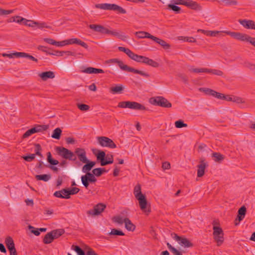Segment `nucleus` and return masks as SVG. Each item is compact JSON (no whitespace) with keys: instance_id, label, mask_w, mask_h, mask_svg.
Listing matches in <instances>:
<instances>
[{"instance_id":"1","label":"nucleus","mask_w":255,"mask_h":255,"mask_svg":"<svg viewBox=\"0 0 255 255\" xmlns=\"http://www.w3.org/2000/svg\"><path fill=\"white\" fill-rule=\"evenodd\" d=\"M133 193L135 198L138 201L141 210L145 214L148 215L151 212L150 207H148L147 201L145 196L141 193V187L139 184H137L134 187Z\"/></svg>"},{"instance_id":"2","label":"nucleus","mask_w":255,"mask_h":255,"mask_svg":"<svg viewBox=\"0 0 255 255\" xmlns=\"http://www.w3.org/2000/svg\"><path fill=\"white\" fill-rule=\"evenodd\" d=\"M107 63L108 64H112V63L117 64L118 65V66H119V67L123 71H127L128 72H133L135 74H140V75L143 76L144 77H149V75L148 73H145L142 71H140V70L135 69L133 68L129 67L128 65L125 64L122 61H121L117 58H113V59H109L108 61H107Z\"/></svg>"},{"instance_id":"3","label":"nucleus","mask_w":255,"mask_h":255,"mask_svg":"<svg viewBox=\"0 0 255 255\" xmlns=\"http://www.w3.org/2000/svg\"><path fill=\"white\" fill-rule=\"evenodd\" d=\"M225 32L226 34L230 35L238 40L249 43L255 47V37L239 32L225 31Z\"/></svg>"},{"instance_id":"4","label":"nucleus","mask_w":255,"mask_h":255,"mask_svg":"<svg viewBox=\"0 0 255 255\" xmlns=\"http://www.w3.org/2000/svg\"><path fill=\"white\" fill-rule=\"evenodd\" d=\"M171 2L177 5H183L195 11H201L203 9L201 4L193 0H172Z\"/></svg>"},{"instance_id":"5","label":"nucleus","mask_w":255,"mask_h":255,"mask_svg":"<svg viewBox=\"0 0 255 255\" xmlns=\"http://www.w3.org/2000/svg\"><path fill=\"white\" fill-rule=\"evenodd\" d=\"M217 224V221H214L213 222V236L214 239L217 243V245L220 246L224 241V233L221 228L216 226Z\"/></svg>"},{"instance_id":"6","label":"nucleus","mask_w":255,"mask_h":255,"mask_svg":"<svg viewBox=\"0 0 255 255\" xmlns=\"http://www.w3.org/2000/svg\"><path fill=\"white\" fill-rule=\"evenodd\" d=\"M95 7L97 8L110 10L117 11L120 13L125 14L127 11L126 9L116 4L111 3H99L95 4Z\"/></svg>"},{"instance_id":"7","label":"nucleus","mask_w":255,"mask_h":255,"mask_svg":"<svg viewBox=\"0 0 255 255\" xmlns=\"http://www.w3.org/2000/svg\"><path fill=\"white\" fill-rule=\"evenodd\" d=\"M118 107L121 108H129L131 109L141 111L146 110V109L144 106L136 102H121L118 104Z\"/></svg>"},{"instance_id":"8","label":"nucleus","mask_w":255,"mask_h":255,"mask_svg":"<svg viewBox=\"0 0 255 255\" xmlns=\"http://www.w3.org/2000/svg\"><path fill=\"white\" fill-rule=\"evenodd\" d=\"M150 102L152 105L160 106L164 108H170L172 106L171 103H170L165 98L161 96L151 98L150 99Z\"/></svg>"},{"instance_id":"9","label":"nucleus","mask_w":255,"mask_h":255,"mask_svg":"<svg viewBox=\"0 0 255 255\" xmlns=\"http://www.w3.org/2000/svg\"><path fill=\"white\" fill-rule=\"evenodd\" d=\"M98 143L102 147H107L110 148L117 147L116 144L110 138L106 136H99L97 138Z\"/></svg>"},{"instance_id":"10","label":"nucleus","mask_w":255,"mask_h":255,"mask_svg":"<svg viewBox=\"0 0 255 255\" xmlns=\"http://www.w3.org/2000/svg\"><path fill=\"white\" fill-rule=\"evenodd\" d=\"M81 178L82 184L86 189L88 188L90 183H94L97 180L94 174L91 172L82 175Z\"/></svg>"},{"instance_id":"11","label":"nucleus","mask_w":255,"mask_h":255,"mask_svg":"<svg viewBox=\"0 0 255 255\" xmlns=\"http://www.w3.org/2000/svg\"><path fill=\"white\" fill-rule=\"evenodd\" d=\"M171 236L174 240L178 242L181 246L185 248H191L194 246L188 239L185 237L179 236L175 233H172Z\"/></svg>"},{"instance_id":"12","label":"nucleus","mask_w":255,"mask_h":255,"mask_svg":"<svg viewBox=\"0 0 255 255\" xmlns=\"http://www.w3.org/2000/svg\"><path fill=\"white\" fill-rule=\"evenodd\" d=\"M106 206L102 203H99L95 205L93 209L87 211V214L89 217H94L99 215L102 213Z\"/></svg>"},{"instance_id":"13","label":"nucleus","mask_w":255,"mask_h":255,"mask_svg":"<svg viewBox=\"0 0 255 255\" xmlns=\"http://www.w3.org/2000/svg\"><path fill=\"white\" fill-rule=\"evenodd\" d=\"M239 22L245 28L255 30V22L252 20L239 19Z\"/></svg>"},{"instance_id":"14","label":"nucleus","mask_w":255,"mask_h":255,"mask_svg":"<svg viewBox=\"0 0 255 255\" xmlns=\"http://www.w3.org/2000/svg\"><path fill=\"white\" fill-rule=\"evenodd\" d=\"M73 44H77L86 49H87L88 47V45L85 42L78 38H71L65 40V45Z\"/></svg>"},{"instance_id":"15","label":"nucleus","mask_w":255,"mask_h":255,"mask_svg":"<svg viewBox=\"0 0 255 255\" xmlns=\"http://www.w3.org/2000/svg\"><path fill=\"white\" fill-rule=\"evenodd\" d=\"M247 212V209L245 206L241 207L238 210L237 218L235 221V224L236 226L238 225L240 222L244 219L245 217Z\"/></svg>"},{"instance_id":"16","label":"nucleus","mask_w":255,"mask_h":255,"mask_svg":"<svg viewBox=\"0 0 255 255\" xmlns=\"http://www.w3.org/2000/svg\"><path fill=\"white\" fill-rule=\"evenodd\" d=\"M79 191L80 189L76 187H71L65 188V199H70L71 195H74L77 194Z\"/></svg>"},{"instance_id":"17","label":"nucleus","mask_w":255,"mask_h":255,"mask_svg":"<svg viewBox=\"0 0 255 255\" xmlns=\"http://www.w3.org/2000/svg\"><path fill=\"white\" fill-rule=\"evenodd\" d=\"M140 62L145 63L154 68H156L159 66V63L158 62L143 56H142Z\"/></svg>"},{"instance_id":"18","label":"nucleus","mask_w":255,"mask_h":255,"mask_svg":"<svg viewBox=\"0 0 255 255\" xmlns=\"http://www.w3.org/2000/svg\"><path fill=\"white\" fill-rule=\"evenodd\" d=\"M151 40H153L156 43L159 44L160 46L162 47L163 49L165 50H167L170 48V45L163 39L153 36V37Z\"/></svg>"},{"instance_id":"19","label":"nucleus","mask_w":255,"mask_h":255,"mask_svg":"<svg viewBox=\"0 0 255 255\" xmlns=\"http://www.w3.org/2000/svg\"><path fill=\"white\" fill-rule=\"evenodd\" d=\"M38 76L43 81H47L48 79H53L55 77V74L52 71L43 72L38 74Z\"/></svg>"},{"instance_id":"20","label":"nucleus","mask_w":255,"mask_h":255,"mask_svg":"<svg viewBox=\"0 0 255 255\" xmlns=\"http://www.w3.org/2000/svg\"><path fill=\"white\" fill-rule=\"evenodd\" d=\"M106 32L105 34H111L113 36H116L123 40H126L128 37L125 35H122L120 33V32L117 30H110L108 28L106 29Z\"/></svg>"},{"instance_id":"21","label":"nucleus","mask_w":255,"mask_h":255,"mask_svg":"<svg viewBox=\"0 0 255 255\" xmlns=\"http://www.w3.org/2000/svg\"><path fill=\"white\" fill-rule=\"evenodd\" d=\"M225 31H217V30H214V31H212V30H204V29H198L197 30V32H200L205 35H206L207 36H212V37H216L217 36L219 33H221V32H224L225 33H226L225 32Z\"/></svg>"},{"instance_id":"22","label":"nucleus","mask_w":255,"mask_h":255,"mask_svg":"<svg viewBox=\"0 0 255 255\" xmlns=\"http://www.w3.org/2000/svg\"><path fill=\"white\" fill-rule=\"evenodd\" d=\"M207 166L206 163L203 161L202 160L200 162V164L197 166L198 170H197V176L199 177H202L205 173V169L206 167Z\"/></svg>"},{"instance_id":"23","label":"nucleus","mask_w":255,"mask_h":255,"mask_svg":"<svg viewBox=\"0 0 255 255\" xmlns=\"http://www.w3.org/2000/svg\"><path fill=\"white\" fill-rule=\"evenodd\" d=\"M89 27L90 29L94 30L95 31L98 32L102 34H105L107 31V28L101 25L90 24L89 25Z\"/></svg>"},{"instance_id":"24","label":"nucleus","mask_w":255,"mask_h":255,"mask_svg":"<svg viewBox=\"0 0 255 255\" xmlns=\"http://www.w3.org/2000/svg\"><path fill=\"white\" fill-rule=\"evenodd\" d=\"M84 163H85V164L83 166L82 170L83 172L85 173L86 174H87V173H89V171L96 164L95 162L90 160H89V162H85Z\"/></svg>"},{"instance_id":"25","label":"nucleus","mask_w":255,"mask_h":255,"mask_svg":"<svg viewBox=\"0 0 255 255\" xmlns=\"http://www.w3.org/2000/svg\"><path fill=\"white\" fill-rule=\"evenodd\" d=\"M82 72L88 73V74H98V73H104V71L101 69H97L91 67L86 68L82 71Z\"/></svg>"},{"instance_id":"26","label":"nucleus","mask_w":255,"mask_h":255,"mask_svg":"<svg viewBox=\"0 0 255 255\" xmlns=\"http://www.w3.org/2000/svg\"><path fill=\"white\" fill-rule=\"evenodd\" d=\"M134 34L138 38H148L152 39L153 37V35H151L149 33L143 31L135 32Z\"/></svg>"},{"instance_id":"27","label":"nucleus","mask_w":255,"mask_h":255,"mask_svg":"<svg viewBox=\"0 0 255 255\" xmlns=\"http://www.w3.org/2000/svg\"><path fill=\"white\" fill-rule=\"evenodd\" d=\"M65 159L75 161L77 159V157L74 152L65 148Z\"/></svg>"},{"instance_id":"28","label":"nucleus","mask_w":255,"mask_h":255,"mask_svg":"<svg viewBox=\"0 0 255 255\" xmlns=\"http://www.w3.org/2000/svg\"><path fill=\"white\" fill-rule=\"evenodd\" d=\"M125 228L128 231H133L135 230V226L131 222V221L128 218H125Z\"/></svg>"},{"instance_id":"29","label":"nucleus","mask_w":255,"mask_h":255,"mask_svg":"<svg viewBox=\"0 0 255 255\" xmlns=\"http://www.w3.org/2000/svg\"><path fill=\"white\" fill-rule=\"evenodd\" d=\"M124 87L122 85H117L115 87H111L110 89V91L113 94L122 93L124 90Z\"/></svg>"},{"instance_id":"30","label":"nucleus","mask_w":255,"mask_h":255,"mask_svg":"<svg viewBox=\"0 0 255 255\" xmlns=\"http://www.w3.org/2000/svg\"><path fill=\"white\" fill-rule=\"evenodd\" d=\"M127 54L131 59H132L133 60H134L137 62H140V59L142 57V56H141V55H138L134 53L129 49L128 50Z\"/></svg>"},{"instance_id":"31","label":"nucleus","mask_w":255,"mask_h":255,"mask_svg":"<svg viewBox=\"0 0 255 255\" xmlns=\"http://www.w3.org/2000/svg\"><path fill=\"white\" fill-rule=\"evenodd\" d=\"M16 54L17 55V57H25L36 62L38 61V60L33 56L25 52H16Z\"/></svg>"},{"instance_id":"32","label":"nucleus","mask_w":255,"mask_h":255,"mask_svg":"<svg viewBox=\"0 0 255 255\" xmlns=\"http://www.w3.org/2000/svg\"><path fill=\"white\" fill-rule=\"evenodd\" d=\"M54 240V238L52 236V234L51 233V232L48 233L47 234L45 235L44 236L43 242L45 244H49Z\"/></svg>"},{"instance_id":"33","label":"nucleus","mask_w":255,"mask_h":255,"mask_svg":"<svg viewBox=\"0 0 255 255\" xmlns=\"http://www.w3.org/2000/svg\"><path fill=\"white\" fill-rule=\"evenodd\" d=\"M88 247L87 248L85 249V250H87ZM72 249L74 250L77 254L78 255H85L86 250L83 251L81 248H80L78 246L72 245Z\"/></svg>"},{"instance_id":"34","label":"nucleus","mask_w":255,"mask_h":255,"mask_svg":"<svg viewBox=\"0 0 255 255\" xmlns=\"http://www.w3.org/2000/svg\"><path fill=\"white\" fill-rule=\"evenodd\" d=\"M106 159L105 162L102 163V166H105L106 165L112 164L114 162L113 156L112 154H107L105 157Z\"/></svg>"},{"instance_id":"35","label":"nucleus","mask_w":255,"mask_h":255,"mask_svg":"<svg viewBox=\"0 0 255 255\" xmlns=\"http://www.w3.org/2000/svg\"><path fill=\"white\" fill-rule=\"evenodd\" d=\"M35 178L37 180H43L46 182L51 178V175L50 174L36 175Z\"/></svg>"},{"instance_id":"36","label":"nucleus","mask_w":255,"mask_h":255,"mask_svg":"<svg viewBox=\"0 0 255 255\" xmlns=\"http://www.w3.org/2000/svg\"><path fill=\"white\" fill-rule=\"evenodd\" d=\"M54 239L59 238L60 236L64 234V230L63 229H58L53 230L51 232Z\"/></svg>"},{"instance_id":"37","label":"nucleus","mask_w":255,"mask_h":255,"mask_svg":"<svg viewBox=\"0 0 255 255\" xmlns=\"http://www.w3.org/2000/svg\"><path fill=\"white\" fill-rule=\"evenodd\" d=\"M106 153L104 151H100L97 155V159L100 161L101 165L102 163L105 162Z\"/></svg>"},{"instance_id":"38","label":"nucleus","mask_w":255,"mask_h":255,"mask_svg":"<svg viewBox=\"0 0 255 255\" xmlns=\"http://www.w3.org/2000/svg\"><path fill=\"white\" fill-rule=\"evenodd\" d=\"M5 244L8 250L12 249L15 247L13 241L12 239L10 237H8L6 238Z\"/></svg>"},{"instance_id":"39","label":"nucleus","mask_w":255,"mask_h":255,"mask_svg":"<svg viewBox=\"0 0 255 255\" xmlns=\"http://www.w3.org/2000/svg\"><path fill=\"white\" fill-rule=\"evenodd\" d=\"M62 130L60 128H56L53 131L51 137L53 138L59 139L60 138Z\"/></svg>"},{"instance_id":"40","label":"nucleus","mask_w":255,"mask_h":255,"mask_svg":"<svg viewBox=\"0 0 255 255\" xmlns=\"http://www.w3.org/2000/svg\"><path fill=\"white\" fill-rule=\"evenodd\" d=\"M176 5L177 4H175L171 2V3L168 5V7L175 12L176 13H179L180 12L181 9L179 6Z\"/></svg>"},{"instance_id":"41","label":"nucleus","mask_w":255,"mask_h":255,"mask_svg":"<svg viewBox=\"0 0 255 255\" xmlns=\"http://www.w3.org/2000/svg\"><path fill=\"white\" fill-rule=\"evenodd\" d=\"M38 49L40 50H41L43 52H46V53H48L50 54H53V55H58V56H62V53H63V52H57L56 53H50L48 50V48L47 47H45V46H39L38 47Z\"/></svg>"},{"instance_id":"42","label":"nucleus","mask_w":255,"mask_h":255,"mask_svg":"<svg viewBox=\"0 0 255 255\" xmlns=\"http://www.w3.org/2000/svg\"><path fill=\"white\" fill-rule=\"evenodd\" d=\"M200 90L204 92L207 95H211L213 97H215V94H217L216 91L209 88H200Z\"/></svg>"},{"instance_id":"43","label":"nucleus","mask_w":255,"mask_h":255,"mask_svg":"<svg viewBox=\"0 0 255 255\" xmlns=\"http://www.w3.org/2000/svg\"><path fill=\"white\" fill-rule=\"evenodd\" d=\"M47 161L51 165H55L58 164L59 162L58 160L54 159L52 158L51 154L50 152H47Z\"/></svg>"},{"instance_id":"44","label":"nucleus","mask_w":255,"mask_h":255,"mask_svg":"<svg viewBox=\"0 0 255 255\" xmlns=\"http://www.w3.org/2000/svg\"><path fill=\"white\" fill-rule=\"evenodd\" d=\"M48 126L47 125H37L33 128L35 130V133L38 132H42L47 130Z\"/></svg>"},{"instance_id":"45","label":"nucleus","mask_w":255,"mask_h":255,"mask_svg":"<svg viewBox=\"0 0 255 255\" xmlns=\"http://www.w3.org/2000/svg\"><path fill=\"white\" fill-rule=\"evenodd\" d=\"M167 246L170 251L172 252L174 255H182L180 252L172 247L169 243H167Z\"/></svg>"},{"instance_id":"46","label":"nucleus","mask_w":255,"mask_h":255,"mask_svg":"<svg viewBox=\"0 0 255 255\" xmlns=\"http://www.w3.org/2000/svg\"><path fill=\"white\" fill-rule=\"evenodd\" d=\"M112 220L114 222L119 224H123L125 222V219L120 216H116L113 217Z\"/></svg>"},{"instance_id":"47","label":"nucleus","mask_w":255,"mask_h":255,"mask_svg":"<svg viewBox=\"0 0 255 255\" xmlns=\"http://www.w3.org/2000/svg\"><path fill=\"white\" fill-rule=\"evenodd\" d=\"M10 21L15 22L18 23L23 24V20H25V18L21 17L19 16H15L11 18Z\"/></svg>"},{"instance_id":"48","label":"nucleus","mask_w":255,"mask_h":255,"mask_svg":"<svg viewBox=\"0 0 255 255\" xmlns=\"http://www.w3.org/2000/svg\"><path fill=\"white\" fill-rule=\"evenodd\" d=\"M175 126L176 128H186L187 127V125L186 124L184 123V122L182 120H179L175 122Z\"/></svg>"},{"instance_id":"49","label":"nucleus","mask_w":255,"mask_h":255,"mask_svg":"<svg viewBox=\"0 0 255 255\" xmlns=\"http://www.w3.org/2000/svg\"><path fill=\"white\" fill-rule=\"evenodd\" d=\"M207 73H212L213 74L220 76L223 75V72L222 71L217 69H211L207 68Z\"/></svg>"},{"instance_id":"50","label":"nucleus","mask_w":255,"mask_h":255,"mask_svg":"<svg viewBox=\"0 0 255 255\" xmlns=\"http://www.w3.org/2000/svg\"><path fill=\"white\" fill-rule=\"evenodd\" d=\"M213 157L215 158V161L216 162H220L223 160L224 156L223 155L218 152H214L212 154Z\"/></svg>"},{"instance_id":"51","label":"nucleus","mask_w":255,"mask_h":255,"mask_svg":"<svg viewBox=\"0 0 255 255\" xmlns=\"http://www.w3.org/2000/svg\"><path fill=\"white\" fill-rule=\"evenodd\" d=\"M110 235L116 236H124L125 234L121 230H118L116 229H112L111 232L109 233Z\"/></svg>"},{"instance_id":"52","label":"nucleus","mask_w":255,"mask_h":255,"mask_svg":"<svg viewBox=\"0 0 255 255\" xmlns=\"http://www.w3.org/2000/svg\"><path fill=\"white\" fill-rule=\"evenodd\" d=\"M35 133V130L33 128L27 130L22 135L23 138H25Z\"/></svg>"},{"instance_id":"53","label":"nucleus","mask_w":255,"mask_h":255,"mask_svg":"<svg viewBox=\"0 0 255 255\" xmlns=\"http://www.w3.org/2000/svg\"><path fill=\"white\" fill-rule=\"evenodd\" d=\"M35 148V155H38L40 157H42V154L41 153V151L42 150L41 147L39 143H36L34 144Z\"/></svg>"},{"instance_id":"54","label":"nucleus","mask_w":255,"mask_h":255,"mask_svg":"<svg viewBox=\"0 0 255 255\" xmlns=\"http://www.w3.org/2000/svg\"><path fill=\"white\" fill-rule=\"evenodd\" d=\"M189 71L193 73H201L204 72L207 73V68H190L189 69Z\"/></svg>"},{"instance_id":"55","label":"nucleus","mask_w":255,"mask_h":255,"mask_svg":"<svg viewBox=\"0 0 255 255\" xmlns=\"http://www.w3.org/2000/svg\"><path fill=\"white\" fill-rule=\"evenodd\" d=\"M35 24H37V22L32 20H27L25 18V20H23V24L30 27L34 26Z\"/></svg>"},{"instance_id":"56","label":"nucleus","mask_w":255,"mask_h":255,"mask_svg":"<svg viewBox=\"0 0 255 255\" xmlns=\"http://www.w3.org/2000/svg\"><path fill=\"white\" fill-rule=\"evenodd\" d=\"M78 108L82 111H87L89 110V106L84 104H78Z\"/></svg>"},{"instance_id":"57","label":"nucleus","mask_w":255,"mask_h":255,"mask_svg":"<svg viewBox=\"0 0 255 255\" xmlns=\"http://www.w3.org/2000/svg\"><path fill=\"white\" fill-rule=\"evenodd\" d=\"M223 1L227 5H236L238 4L236 0H223Z\"/></svg>"},{"instance_id":"58","label":"nucleus","mask_w":255,"mask_h":255,"mask_svg":"<svg viewBox=\"0 0 255 255\" xmlns=\"http://www.w3.org/2000/svg\"><path fill=\"white\" fill-rule=\"evenodd\" d=\"M22 158L27 162H31L35 158V154H30L26 156H23Z\"/></svg>"},{"instance_id":"59","label":"nucleus","mask_w":255,"mask_h":255,"mask_svg":"<svg viewBox=\"0 0 255 255\" xmlns=\"http://www.w3.org/2000/svg\"><path fill=\"white\" fill-rule=\"evenodd\" d=\"M28 227V229L30 230L31 233H33L35 236H38L40 235V232L39 231L38 229H36L31 225H29Z\"/></svg>"},{"instance_id":"60","label":"nucleus","mask_w":255,"mask_h":255,"mask_svg":"<svg viewBox=\"0 0 255 255\" xmlns=\"http://www.w3.org/2000/svg\"><path fill=\"white\" fill-rule=\"evenodd\" d=\"M78 157L79 160L83 163L85 162H89V160L88 159V158L86 156V153L79 154V155H78Z\"/></svg>"},{"instance_id":"61","label":"nucleus","mask_w":255,"mask_h":255,"mask_svg":"<svg viewBox=\"0 0 255 255\" xmlns=\"http://www.w3.org/2000/svg\"><path fill=\"white\" fill-rule=\"evenodd\" d=\"M65 141L68 144H75L76 143V140L73 137H67L65 138Z\"/></svg>"},{"instance_id":"62","label":"nucleus","mask_w":255,"mask_h":255,"mask_svg":"<svg viewBox=\"0 0 255 255\" xmlns=\"http://www.w3.org/2000/svg\"><path fill=\"white\" fill-rule=\"evenodd\" d=\"M56 153L64 158V147L57 146L55 148Z\"/></svg>"},{"instance_id":"63","label":"nucleus","mask_w":255,"mask_h":255,"mask_svg":"<svg viewBox=\"0 0 255 255\" xmlns=\"http://www.w3.org/2000/svg\"><path fill=\"white\" fill-rule=\"evenodd\" d=\"M92 173L94 174L95 176H100L102 174L101 168H97L94 169L92 170Z\"/></svg>"},{"instance_id":"64","label":"nucleus","mask_w":255,"mask_h":255,"mask_svg":"<svg viewBox=\"0 0 255 255\" xmlns=\"http://www.w3.org/2000/svg\"><path fill=\"white\" fill-rule=\"evenodd\" d=\"M85 250L86 255H98L92 249L89 247L88 248L87 250Z\"/></svg>"}]
</instances>
